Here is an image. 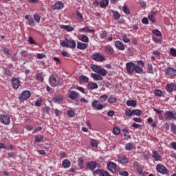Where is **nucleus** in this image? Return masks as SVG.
Masks as SVG:
<instances>
[{
  "label": "nucleus",
  "instance_id": "nucleus-54",
  "mask_svg": "<svg viewBox=\"0 0 176 176\" xmlns=\"http://www.w3.org/2000/svg\"><path fill=\"white\" fill-rule=\"evenodd\" d=\"M77 19L79 21H83V16L79 11H77Z\"/></svg>",
  "mask_w": 176,
  "mask_h": 176
},
{
  "label": "nucleus",
  "instance_id": "nucleus-16",
  "mask_svg": "<svg viewBox=\"0 0 176 176\" xmlns=\"http://www.w3.org/2000/svg\"><path fill=\"white\" fill-rule=\"evenodd\" d=\"M104 50L107 54H113V48L109 45H105Z\"/></svg>",
  "mask_w": 176,
  "mask_h": 176
},
{
  "label": "nucleus",
  "instance_id": "nucleus-26",
  "mask_svg": "<svg viewBox=\"0 0 176 176\" xmlns=\"http://www.w3.org/2000/svg\"><path fill=\"white\" fill-rule=\"evenodd\" d=\"M84 163H85V158H83V157H78V166L80 168H83Z\"/></svg>",
  "mask_w": 176,
  "mask_h": 176
},
{
  "label": "nucleus",
  "instance_id": "nucleus-61",
  "mask_svg": "<svg viewBox=\"0 0 176 176\" xmlns=\"http://www.w3.org/2000/svg\"><path fill=\"white\" fill-rule=\"evenodd\" d=\"M122 41L123 42H124L125 43H129L130 42V39H129V38H127V36L126 35H124L122 36Z\"/></svg>",
  "mask_w": 176,
  "mask_h": 176
},
{
  "label": "nucleus",
  "instance_id": "nucleus-18",
  "mask_svg": "<svg viewBox=\"0 0 176 176\" xmlns=\"http://www.w3.org/2000/svg\"><path fill=\"white\" fill-rule=\"evenodd\" d=\"M115 46L118 49V50H124V49H126V47H124L123 43L119 41L115 42Z\"/></svg>",
  "mask_w": 176,
  "mask_h": 176
},
{
  "label": "nucleus",
  "instance_id": "nucleus-5",
  "mask_svg": "<svg viewBox=\"0 0 176 176\" xmlns=\"http://www.w3.org/2000/svg\"><path fill=\"white\" fill-rule=\"evenodd\" d=\"M0 122H1L3 124H10V116L8 114L0 115Z\"/></svg>",
  "mask_w": 176,
  "mask_h": 176
},
{
  "label": "nucleus",
  "instance_id": "nucleus-44",
  "mask_svg": "<svg viewBox=\"0 0 176 176\" xmlns=\"http://www.w3.org/2000/svg\"><path fill=\"white\" fill-rule=\"evenodd\" d=\"M67 114L69 116V118H74L76 115L75 111H74L71 109H68L67 111Z\"/></svg>",
  "mask_w": 176,
  "mask_h": 176
},
{
  "label": "nucleus",
  "instance_id": "nucleus-29",
  "mask_svg": "<svg viewBox=\"0 0 176 176\" xmlns=\"http://www.w3.org/2000/svg\"><path fill=\"white\" fill-rule=\"evenodd\" d=\"M88 87L91 90H94L96 89H98V85L96 82H89L88 83Z\"/></svg>",
  "mask_w": 176,
  "mask_h": 176
},
{
  "label": "nucleus",
  "instance_id": "nucleus-4",
  "mask_svg": "<svg viewBox=\"0 0 176 176\" xmlns=\"http://www.w3.org/2000/svg\"><path fill=\"white\" fill-rule=\"evenodd\" d=\"M135 69V65L133 62L126 63V70L129 75H133Z\"/></svg>",
  "mask_w": 176,
  "mask_h": 176
},
{
  "label": "nucleus",
  "instance_id": "nucleus-52",
  "mask_svg": "<svg viewBox=\"0 0 176 176\" xmlns=\"http://www.w3.org/2000/svg\"><path fill=\"white\" fill-rule=\"evenodd\" d=\"M155 94L157 97H162V96H163V92L160 89H156L155 91Z\"/></svg>",
  "mask_w": 176,
  "mask_h": 176
},
{
  "label": "nucleus",
  "instance_id": "nucleus-39",
  "mask_svg": "<svg viewBox=\"0 0 176 176\" xmlns=\"http://www.w3.org/2000/svg\"><path fill=\"white\" fill-rule=\"evenodd\" d=\"M108 3H109V0H102L100 1V7L107 8V6H108Z\"/></svg>",
  "mask_w": 176,
  "mask_h": 176
},
{
  "label": "nucleus",
  "instance_id": "nucleus-34",
  "mask_svg": "<svg viewBox=\"0 0 176 176\" xmlns=\"http://www.w3.org/2000/svg\"><path fill=\"white\" fill-rule=\"evenodd\" d=\"M101 67L98 66L96 65H91V69H92V71H94V72H96V74L98 73V71L100 70V68Z\"/></svg>",
  "mask_w": 176,
  "mask_h": 176
},
{
  "label": "nucleus",
  "instance_id": "nucleus-47",
  "mask_svg": "<svg viewBox=\"0 0 176 176\" xmlns=\"http://www.w3.org/2000/svg\"><path fill=\"white\" fill-rule=\"evenodd\" d=\"M93 171V175H97V174H98L100 176H101L102 171H104V170L102 169H97L96 170H92Z\"/></svg>",
  "mask_w": 176,
  "mask_h": 176
},
{
  "label": "nucleus",
  "instance_id": "nucleus-62",
  "mask_svg": "<svg viewBox=\"0 0 176 176\" xmlns=\"http://www.w3.org/2000/svg\"><path fill=\"white\" fill-rule=\"evenodd\" d=\"M36 80H38V82H43V76L41 75L38 74L36 77Z\"/></svg>",
  "mask_w": 176,
  "mask_h": 176
},
{
  "label": "nucleus",
  "instance_id": "nucleus-59",
  "mask_svg": "<svg viewBox=\"0 0 176 176\" xmlns=\"http://www.w3.org/2000/svg\"><path fill=\"white\" fill-rule=\"evenodd\" d=\"M142 24H145L146 25H148L149 24V21L148 20V18L144 17L142 19Z\"/></svg>",
  "mask_w": 176,
  "mask_h": 176
},
{
  "label": "nucleus",
  "instance_id": "nucleus-49",
  "mask_svg": "<svg viewBox=\"0 0 176 176\" xmlns=\"http://www.w3.org/2000/svg\"><path fill=\"white\" fill-rule=\"evenodd\" d=\"M170 131L173 133V134H176V125L174 123L170 124Z\"/></svg>",
  "mask_w": 176,
  "mask_h": 176
},
{
  "label": "nucleus",
  "instance_id": "nucleus-40",
  "mask_svg": "<svg viewBox=\"0 0 176 176\" xmlns=\"http://www.w3.org/2000/svg\"><path fill=\"white\" fill-rule=\"evenodd\" d=\"M113 14L114 20H119L120 19V13L118 12V11L113 12Z\"/></svg>",
  "mask_w": 176,
  "mask_h": 176
},
{
  "label": "nucleus",
  "instance_id": "nucleus-48",
  "mask_svg": "<svg viewBox=\"0 0 176 176\" xmlns=\"http://www.w3.org/2000/svg\"><path fill=\"white\" fill-rule=\"evenodd\" d=\"M68 38H65V41H60V46L62 47H68V43H67Z\"/></svg>",
  "mask_w": 176,
  "mask_h": 176
},
{
  "label": "nucleus",
  "instance_id": "nucleus-33",
  "mask_svg": "<svg viewBox=\"0 0 176 176\" xmlns=\"http://www.w3.org/2000/svg\"><path fill=\"white\" fill-rule=\"evenodd\" d=\"M113 134H114V135H119L120 134V128L114 126L113 129Z\"/></svg>",
  "mask_w": 176,
  "mask_h": 176
},
{
  "label": "nucleus",
  "instance_id": "nucleus-27",
  "mask_svg": "<svg viewBox=\"0 0 176 176\" xmlns=\"http://www.w3.org/2000/svg\"><path fill=\"white\" fill-rule=\"evenodd\" d=\"M133 149H134V143L129 142V143H127L125 145V150L126 151H133Z\"/></svg>",
  "mask_w": 176,
  "mask_h": 176
},
{
  "label": "nucleus",
  "instance_id": "nucleus-38",
  "mask_svg": "<svg viewBox=\"0 0 176 176\" xmlns=\"http://www.w3.org/2000/svg\"><path fill=\"white\" fill-rule=\"evenodd\" d=\"M152 33L154 34V35H155L156 36H159L160 38H162V32L157 29L153 30L152 31Z\"/></svg>",
  "mask_w": 176,
  "mask_h": 176
},
{
  "label": "nucleus",
  "instance_id": "nucleus-12",
  "mask_svg": "<svg viewBox=\"0 0 176 176\" xmlns=\"http://www.w3.org/2000/svg\"><path fill=\"white\" fill-rule=\"evenodd\" d=\"M91 107L95 109H98V111H101L104 108V105L101 104L98 100H94L91 104Z\"/></svg>",
  "mask_w": 176,
  "mask_h": 176
},
{
  "label": "nucleus",
  "instance_id": "nucleus-58",
  "mask_svg": "<svg viewBox=\"0 0 176 176\" xmlns=\"http://www.w3.org/2000/svg\"><path fill=\"white\" fill-rule=\"evenodd\" d=\"M170 56L176 57V50L175 48H170Z\"/></svg>",
  "mask_w": 176,
  "mask_h": 176
},
{
  "label": "nucleus",
  "instance_id": "nucleus-42",
  "mask_svg": "<svg viewBox=\"0 0 176 176\" xmlns=\"http://www.w3.org/2000/svg\"><path fill=\"white\" fill-rule=\"evenodd\" d=\"M133 115H135L136 116H140V115L142 114V111L140 109H133L132 110Z\"/></svg>",
  "mask_w": 176,
  "mask_h": 176
},
{
  "label": "nucleus",
  "instance_id": "nucleus-25",
  "mask_svg": "<svg viewBox=\"0 0 176 176\" xmlns=\"http://www.w3.org/2000/svg\"><path fill=\"white\" fill-rule=\"evenodd\" d=\"M164 118L165 119H173V111H168L164 113Z\"/></svg>",
  "mask_w": 176,
  "mask_h": 176
},
{
  "label": "nucleus",
  "instance_id": "nucleus-15",
  "mask_svg": "<svg viewBox=\"0 0 176 176\" xmlns=\"http://www.w3.org/2000/svg\"><path fill=\"white\" fill-rule=\"evenodd\" d=\"M64 101V96H56L54 98V102L56 104H63Z\"/></svg>",
  "mask_w": 176,
  "mask_h": 176
},
{
  "label": "nucleus",
  "instance_id": "nucleus-32",
  "mask_svg": "<svg viewBox=\"0 0 176 176\" xmlns=\"http://www.w3.org/2000/svg\"><path fill=\"white\" fill-rule=\"evenodd\" d=\"M98 74H100V76H107V70H105V69L100 67Z\"/></svg>",
  "mask_w": 176,
  "mask_h": 176
},
{
  "label": "nucleus",
  "instance_id": "nucleus-56",
  "mask_svg": "<svg viewBox=\"0 0 176 176\" xmlns=\"http://www.w3.org/2000/svg\"><path fill=\"white\" fill-rule=\"evenodd\" d=\"M119 175L120 176H129V172L126 170L119 171Z\"/></svg>",
  "mask_w": 176,
  "mask_h": 176
},
{
  "label": "nucleus",
  "instance_id": "nucleus-36",
  "mask_svg": "<svg viewBox=\"0 0 176 176\" xmlns=\"http://www.w3.org/2000/svg\"><path fill=\"white\" fill-rule=\"evenodd\" d=\"M122 12L125 13V14H130V9H129V7L127 5L124 4L122 7Z\"/></svg>",
  "mask_w": 176,
  "mask_h": 176
},
{
  "label": "nucleus",
  "instance_id": "nucleus-64",
  "mask_svg": "<svg viewBox=\"0 0 176 176\" xmlns=\"http://www.w3.org/2000/svg\"><path fill=\"white\" fill-rule=\"evenodd\" d=\"M61 54L63 57H69V54H68V52L65 50L62 51Z\"/></svg>",
  "mask_w": 176,
  "mask_h": 176
},
{
  "label": "nucleus",
  "instance_id": "nucleus-31",
  "mask_svg": "<svg viewBox=\"0 0 176 176\" xmlns=\"http://www.w3.org/2000/svg\"><path fill=\"white\" fill-rule=\"evenodd\" d=\"M81 38H79V40L81 42H84L85 43H87L89 42V37L85 34L80 35Z\"/></svg>",
  "mask_w": 176,
  "mask_h": 176
},
{
  "label": "nucleus",
  "instance_id": "nucleus-55",
  "mask_svg": "<svg viewBox=\"0 0 176 176\" xmlns=\"http://www.w3.org/2000/svg\"><path fill=\"white\" fill-rule=\"evenodd\" d=\"M85 32H94V29L91 27H85Z\"/></svg>",
  "mask_w": 176,
  "mask_h": 176
},
{
  "label": "nucleus",
  "instance_id": "nucleus-43",
  "mask_svg": "<svg viewBox=\"0 0 176 176\" xmlns=\"http://www.w3.org/2000/svg\"><path fill=\"white\" fill-rule=\"evenodd\" d=\"M90 144H91V146H92L93 148H97V146H98V143H97V140L94 139L91 140Z\"/></svg>",
  "mask_w": 176,
  "mask_h": 176
},
{
  "label": "nucleus",
  "instance_id": "nucleus-30",
  "mask_svg": "<svg viewBox=\"0 0 176 176\" xmlns=\"http://www.w3.org/2000/svg\"><path fill=\"white\" fill-rule=\"evenodd\" d=\"M127 107H136L137 106V101L134 100H128L126 102Z\"/></svg>",
  "mask_w": 176,
  "mask_h": 176
},
{
  "label": "nucleus",
  "instance_id": "nucleus-63",
  "mask_svg": "<svg viewBox=\"0 0 176 176\" xmlns=\"http://www.w3.org/2000/svg\"><path fill=\"white\" fill-rule=\"evenodd\" d=\"M153 42H155V43H160V44H162V40L161 39H159L156 37H153Z\"/></svg>",
  "mask_w": 176,
  "mask_h": 176
},
{
  "label": "nucleus",
  "instance_id": "nucleus-28",
  "mask_svg": "<svg viewBox=\"0 0 176 176\" xmlns=\"http://www.w3.org/2000/svg\"><path fill=\"white\" fill-rule=\"evenodd\" d=\"M156 14V12H151L148 14V17L151 22L155 23L156 19L155 18V15Z\"/></svg>",
  "mask_w": 176,
  "mask_h": 176
},
{
  "label": "nucleus",
  "instance_id": "nucleus-17",
  "mask_svg": "<svg viewBox=\"0 0 176 176\" xmlns=\"http://www.w3.org/2000/svg\"><path fill=\"white\" fill-rule=\"evenodd\" d=\"M77 49H79V50H86L87 49V44L78 41L77 43Z\"/></svg>",
  "mask_w": 176,
  "mask_h": 176
},
{
  "label": "nucleus",
  "instance_id": "nucleus-50",
  "mask_svg": "<svg viewBox=\"0 0 176 176\" xmlns=\"http://www.w3.org/2000/svg\"><path fill=\"white\" fill-rule=\"evenodd\" d=\"M100 39H105L107 38V31H102L100 34Z\"/></svg>",
  "mask_w": 176,
  "mask_h": 176
},
{
  "label": "nucleus",
  "instance_id": "nucleus-46",
  "mask_svg": "<svg viewBox=\"0 0 176 176\" xmlns=\"http://www.w3.org/2000/svg\"><path fill=\"white\" fill-rule=\"evenodd\" d=\"M107 101L109 104H115L117 100H116V98L113 96H110Z\"/></svg>",
  "mask_w": 176,
  "mask_h": 176
},
{
  "label": "nucleus",
  "instance_id": "nucleus-23",
  "mask_svg": "<svg viewBox=\"0 0 176 176\" xmlns=\"http://www.w3.org/2000/svg\"><path fill=\"white\" fill-rule=\"evenodd\" d=\"M62 164L64 168H69L71 166V162L69 160L65 159L62 162Z\"/></svg>",
  "mask_w": 176,
  "mask_h": 176
},
{
  "label": "nucleus",
  "instance_id": "nucleus-9",
  "mask_svg": "<svg viewBox=\"0 0 176 176\" xmlns=\"http://www.w3.org/2000/svg\"><path fill=\"white\" fill-rule=\"evenodd\" d=\"M86 167H87L88 170L93 171L95 168H97V162L91 161L85 163Z\"/></svg>",
  "mask_w": 176,
  "mask_h": 176
},
{
  "label": "nucleus",
  "instance_id": "nucleus-57",
  "mask_svg": "<svg viewBox=\"0 0 176 176\" xmlns=\"http://www.w3.org/2000/svg\"><path fill=\"white\" fill-rule=\"evenodd\" d=\"M132 127H133V129H142V125L137 123H133Z\"/></svg>",
  "mask_w": 176,
  "mask_h": 176
},
{
  "label": "nucleus",
  "instance_id": "nucleus-37",
  "mask_svg": "<svg viewBox=\"0 0 176 176\" xmlns=\"http://www.w3.org/2000/svg\"><path fill=\"white\" fill-rule=\"evenodd\" d=\"M44 137L41 136H35L34 138V142H43Z\"/></svg>",
  "mask_w": 176,
  "mask_h": 176
},
{
  "label": "nucleus",
  "instance_id": "nucleus-10",
  "mask_svg": "<svg viewBox=\"0 0 176 176\" xmlns=\"http://www.w3.org/2000/svg\"><path fill=\"white\" fill-rule=\"evenodd\" d=\"M11 83L14 89H19V87H20V85L21 82H20V80L19 78L13 77L11 79Z\"/></svg>",
  "mask_w": 176,
  "mask_h": 176
},
{
  "label": "nucleus",
  "instance_id": "nucleus-20",
  "mask_svg": "<svg viewBox=\"0 0 176 176\" xmlns=\"http://www.w3.org/2000/svg\"><path fill=\"white\" fill-rule=\"evenodd\" d=\"M91 78H92L94 80H96V81L102 80V76H101V75H100L98 73V74L91 73Z\"/></svg>",
  "mask_w": 176,
  "mask_h": 176
},
{
  "label": "nucleus",
  "instance_id": "nucleus-2",
  "mask_svg": "<svg viewBox=\"0 0 176 176\" xmlns=\"http://www.w3.org/2000/svg\"><path fill=\"white\" fill-rule=\"evenodd\" d=\"M145 65V63L142 60H138L135 65V72L136 74H144L143 67Z\"/></svg>",
  "mask_w": 176,
  "mask_h": 176
},
{
  "label": "nucleus",
  "instance_id": "nucleus-24",
  "mask_svg": "<svg viewBox=\"0 0 176 176\" xmlns=\"http://www.w3.org/2000/svg\"><path fill=\"white\" fill-rule=\"evenodd\" d=\"M61 30H65L67 32H72V31H74V28L69 25H60Z\"/></svg>",
  "mask_w": 176,
  "mask_h": 176
},
{
  "label": "nucleus",
  "instance_id": "nucleus-60",
  "mask_svg": "<svg viewBox=\"0 0 176 176\" xmlns=\"http://www.w3.org/2000/svg\"><path fill=\"white\" fill-rule=\"evenodd\" d=\"M28 42L31 45H36V43H35V41H34V38H32V37H31V36L28 37Z\"/></svg>",
  "mask_w": 176,
  "mask_h": 176
},
{
  "label": "nucleus",
  "instance_id": "nucleus-6",
  "mask_svg": "<svg viewBox=\"0 0 176 176\" xmlns=\"http://www.w3.org/2000/svg\"><path fill=\"white\" fill-rule=\"evenodd\" d=\"M91 58H92V60H94V61H98L100 63H101L105 60V57L104 56H102V54H101L98 52L96 54H92Z\"/></svg>",
  "mask_w": 176,
  "mask_h": 176
},
{
  "label": "nucleus",
  "instance_id": "nucleus-22",
  "mask_svg": "<svg viewBox=\"0 0 176 176\" xmlns=\"http://www.w3.org/2000/svg\"><path fill=\"white\" fill-rule=\"evenodd\" d=\"M63 8H64V3H63V2L61 1H57L54 4V9H56V10H60V9H63Z\"/></svg>",
  "mask_w": 176,
  "mask_h": 176
},
{
  "label": "nucleus",
  "instance_id": "nucleus-7",
  "mask_svg": "<svg viewBox=\"0 0 176 176\" xmlns=\"http://www.w3.org/2000/svg\"><path fill=\"white\" fill-rule=\"evenodd\" d=\"M30 97H31V91L28 90L23 91L19 96V100L21 101H25V100H28Z\"/></svg>",
  "mask_w": 176,
  "mask_h": 176
},
{
  "label": "nucleus",
  "instance_id": "nucleus-35",
  "mask_svg": "<svg viewBox=\"0 0 176 176\" xmlns=\"http://www.w3.org/2000/svg\"><path fill=\"white\" fill-rule=\"evenodd\" d=\"M79 79L81 82H84V83H87L89 80L87 76L83 75L80 76Z\"/></svg>",
  "mask_w": 176,
  "mask_h": 176
},
{
  "label": "nucleus",
  "instance_id": "nucleus-41",
  "mask_svg": "<svg viewBox=\"0 0 176 176\" xmlns=\"http://www.w3.org/2000/svg\"><path fill=\"white\" fill-rule=\"evenodd\" d=\"M166 90L168 93H173V83L166 85Z\"/></svg>",
  "mask_w": 176,
  "mask_h": 176
},
{
  "label": "nucleus",
  "instance_id": "nucleus-14",
  "mask_svg": "<svg viewBox=\"0 0 176 176\" xmlns=\"http://www.w3.org/2000/svg\"><path fill=\"white\" fill-rule=\"evenodd\" d=\"M67 47L75 49L76 47V42L73 39H67Z\"/></svg>",
  "mask_w": 176,
  "mask_h": 176
},
{
  "label": "nucleus",
  "instance_id": "nucleus-51",
  "mask_svg": "<svg viewBox=\"0 0 176 176\" xmlns=\"http://www.w3.org/2000/svg\"><path fill=\"white\" fill-rule=\"evenodd\" d=\"M126 116H133V110H130L129 109H126L125 110Z\"/></svg>",
  "mask_w": 176,
  "mask_h": 176
},
{
  "label": "nucleus",
  "instance_id": "nucleus-21",
  "mask_svg": "<svg viewBox=\"0 0 176 176\" xmlns=\"http://www.w3.org/2000/svg\"><path fill=\"white\" fill-rule=\"evenodd\" d=\"M78 96L79 94L76 93L75 91H72L69 93V98H71V100H74V101L78 98Z\"/></svg>",
  "mask_w": 176,
  "mask_h": 176
},
{
  "label": "nucleus",
  "instance_id": "nucleus-1",
  "mask_svg": "<svg viewBox=\"0 0 176 176\" xmlns=\"http://www.w3.org/2000/svg\"><path fill=\"white\" fill-rule=\"evenodd\" d=\"M49 80L51 86H53V87H56V86H61L64 83L63 80L56 74H52L50 77Z\"/></svg>",
  "mask_w": 176,
  "mask_h": 176
},
{
  "label": "nucleus",
  "instance_id": "nucleus-3",
  "mask_svg": "<svg viewBox=\"0 0 176 176\" xmlns=\"http://www.w3.org/2000/svg\"><path fill=\"white\" fill-rule=\"evenodd\" d=\"M164 72L170 78H175L176 69L174 67H168L164 69Z\"/></svg>",
  "mask_w": 176,
  "mask_h": 176
},
{
  "label": "nucleus",
  "instance_id": "nucleus-19",
  "mask_svg": "<svg viewBox=\"0 0 176 176\" xmlns=\"http://www.w3.org/2000/svg\"><path fill=\"white\" fill-rule=\"evenodd\" d=\"M152 157H153V159H154V160L155 162H160V160H162V156H160V155H159L157 151L153 152Z\"/></svg>",
  "mask_w": 176,
  "mask_h": 176
},
{
  "label": "nucleus",
  "instance_id": "nucleus-8",
  "mask_svg": "<svg viewBox=\"0 0 176 176\" xmlns=\"http://www.w3.org/2000/svg\"><path fill=\"white\" fill-rule=\"evenodd\" d=\"M107 167L109 171H110L113 174H115V173H116V168L118 167V166L114 162H108L107 164Z\"/></svg>",
  "mask_w": 176,
  "mask_h": 176
},
{
  "label": "nucleus",
  "instance_id": "nucleus-45",
  "mask_svg": "<svg viewBox=\"0 0 176 176\" xmlns=\"http://www.w3.org/2000/svg\"><path fill=\"white\" fill-rule=\"evenodd\" d=\"M99 100L100 102H105L107 100H108V96L107 95H102L99 97Z\"/></svg>",
  "mask_w": 176,
  "mask_h": 176
},
{
  "label": "nucleus",
  "instance_id": "nucleus-11",
  "mask_svg": "<svg viewBox=\"0 0 176 176\" xmlns=\"http://www.w3.org/2000/svg\"><path fill=\"white\" fill-rule=\"evenodd\" d=\"M157 171H158V173H160V174H168V170L167 168H166V167H164V166L162 165V164H157Z\"/></svg>",
  "mask_w": 176,
  "mask_h": 176
},
{
  "label": "nucleus",
  "instance_id": "nucleus-53",
  "mask_svg": "<svg viewBox=\"0 0 176 176\" xmlns=\"http://www.w3.org/2000/svg\"><path fill=\"white\" fill-rule=\"evenodd\" d=\"M34 19L36 23H41V16L38 14H34Z\"/></svg>",
  "mask_w": 176,
  "mask_h": 176
},
{
  "label": "nucleus",
  "instance_id": "nucleus-13",
  "mask_svg": "<svg viewBox=\"0 0 176 176\" xmlns=\"http://www.w3.org/2000/svg\"><path fill=\"white\" fill-rule=\"evenodd\" d=\"M118 163H121V164H126L129 163V158L122 155H118Z\"/></svg>",
  "mask_w": 176,
  "mask_h": 176
}]
</instances>
